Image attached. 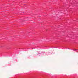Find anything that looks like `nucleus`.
<instances>
[{
    "mask_svg": "<svg viewBox=\"0 0 78 78\" xmlns=\"http://www.w3.org/2000/svg\"><path fill=\"white\" fill-rule=\"evenodd\" d=\"M39 54H40V53H39Z\"/></svg>",
    "mask_w": 78,
    "mask_h": 78,
    "instance_id": "f257e3e1",
    "label": "nucleus"
}]
</instances>
